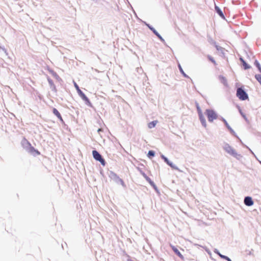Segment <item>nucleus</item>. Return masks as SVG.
<instances>
[{
  "mask_svg": "<svg viewBox=\"0 0 261 261\" xmlns=\"http://www.w3.org/2000/svg\"><path fill=\"white\" fill-rule=\"evenodd\" d=\"M240 142L243 144L242 140H240Z\"/></svg>",
  "mask_w": 261,
  "mask_h": 261,
  "instance_id": "58836bf2",
  "label": "nucleus"
},
{
  "mask_svg": "<svg viewBox=\"0 0 261 261\" xmlns=\"http://www.w3.org/2000/svg\"><path fill=\"white\" fill-rule=\"evenodd\" d=\"M254 64L257 66L259 70L261 72V66H260L259 63L257 61H255Z\"/></svg>",
  "mask_w": 261,
  "mask_h": 261,
  "instance_id": "b1692460",
  "label": "nucleus"
},
{
  "mask_svg": "<svg viewBox=\"0 0 261 261\" xmlns=\"http://www.w3.org/2000/svg\"><path fill=\"white\" fill-rule=\"evenodd\" d=\"M239 112L240 113L241 115L242 116V117L246 120H247V117H246V115H245L244 113H243V112L242 111L241 108L240 107H239Z\"/></svg>",
  "mask_w": 261,
  "mask_h": 261,
  "instance_id": "4be33fe9",
  "label": "nucleus"
},
{
  "mask_svg": "<svg viewBox=\"0 0 261 261\" xmlns=\"http://www.w3.org/2000/svg\"><path fill=\"white\" fill-rule=\"evenodd\" d=\"M161 156L164 160V161L168 165L170 161L168 159V158H166L163 154H162Z\"/></svg>",
  "mask_w": 261,
  "mask_h": 261,
  "instance_id": "412c9836",
  "label": "nucleus"
},
{
  "mask_svg": "<svg viewBox=\"0 0 261 261\" xmlns=\"http://www.w3.org/2000/svg\"><path fill=\"white\" fill-rule=\"evenodd\" d=\"M237 138H238L239 139V140H240V138H239V137L236 135V136Z\"/></svg>",
  "mask_w": 261,
  "mask_h": 261,
  "instance_id": "e433bc0d",
  "label": "nucleus"
},
{
  "mask_svg": "<svg viewBox=\"0 0 261 261\" xmlns=\"http://www.w3.org/2000/svg\"><path fill=\"white\" fill-rule=\"evenodd\" d=\"M255 77V79L257 80V81L261 85V75L259 74H256Z\"/></svg>",
  "mask_w": 261,
  "mask_h": 261,
  "instance_id": "5701e85b",
  "label": "nucleus"
},
{
  "mask_svg": "<svg viewBox=\"0 0 261 261\" xmlns=\"http://www.w3.org/2000/svg\"><path fill=\"white\" fill-rule=\"evenodd\" d=\"M51 73H52L53 76H55L57 79H58L59 78V76L56 73H55L53 71H52Z\"/></svg>",
  "mask_w": 261,
  "mask_h": 261,
  "instance_id": "c85d7f7f",
  "label": "nucleus"
},
{
  "mask_svg": "<svg viewBox=\"0 0 261 261\" xmlns=\"http://www.w3.org/2000/svg\"><path fill=\"white\" fill-rule=\"evenodd\" d=\"M157 123H158V121L156 120L150 122L148 124V127L149 128H152L155 126Z\"/></svg>",
  "mask_w": 261,
  "mask_h": 261,
  "instance_id": "4468645a",
  "label": "nucleus"
},
{
  "mask_svg": "<svg viewBox=\"0 0 261 261\" xmlns=\"http://www.w3.org/2000/svg\"><path fill=\"white\" fill-rule=\"evenodd\" d=\"M92 154H93V156L95 160L100 162V163L103 166L105 165V160L102 158L101 155L98 153V151H97L96 150H93L92 151Z\"/></svg>",
  "mask_w": 261,
  "mask_h": 261,
  "instance_id": "423d86ee",
  "label": "nucleus"
},
{
  "mask_svg": "<svg viewBox=\"0 0 261 261\" xmlns=\"http://www.w3.org/2000/svg\"><path fill=\"white\" fill-rule=\"evenodd\" d=\"M222 120L224 123L225 125L227 127V128L230 130V133L234 135V136H236V134L235 132L233 130V129L230 126V125L227 123V121L224 118H222Z\"/></svg>",
  "mask_w": 261,
  "mask_h": 261,
  "instance_id": "1a4fd4ad",
  "label": "nucleus"
},
{
  "mask_svg": "<svg viewBox=\"0 0 261 261\" xmlns=\"http://www.w3.org/2000/svg\"><path fill=\"white\" fill-rule=\"evenodd\" d=\"M77 93L81 98L85 101L86 105L90 107L91 106V103L89 101V99L81 90L77 91Z\"/></svg>",
  "mask_w": 261,
  "mask_h": 261,
  "instance_id": "0eeeda50",
  "label": "nucleus"
},
{
  "mask_svg": "<svg viewBox=\"0 0 261 261\" xmlns=\"http://www.w3.org/2000/svg\"><path fill=\"white\" fill-rule=\"evenodd\" d=\"M169 166H170L172 168L178 170V168L174 164H173L171 162H170V163L168 164Z\"/></svg>",
  "mask_w": 261,
  "mask_h": 261,
  "instance_id": "6ab92c4d",
  "label": "nucleus"
},
{
  "mask_svg": "<svg viewBox=\"0 0 261 261\" xmlns=\"http://www.w3.org/2000/svg\"><path fill=\"white\" fill-rule=\"evenodd\" d=\"M153 33L162 41H164V40L162 38V37L156 31H153Z\"/></svg>",
  "mask_w": 261,
  "mask_h": 261,
  "instance_id": "aec40b11",
  "label": "nucleus"
},
{
  "mask_svg": "<svg viewBox=\"0 0 261 261\" xmlns=\"http://www.w3.org/2000/svg\"><path fill=\"white\" fill-rule=\"evenodd\" d=\"M216 48L218 50H220V51L223 50V48L221 47L218 46L217 45L216 46Z\"/></svg>",
  "mask_w": 261,
  "mask_h": 261,
  "instance_id": "473e14b6",
  "label": "nucleus"
},
{
  "mask_svg": "<svg viewBox=\"0 0 261 261\" xmlns=\"http://www.w3.org/2000/svg\"><path fill=\"white\" fill-rule=\"evenodd\" d=\"M0 49H1L3 51H4V53H5L6 55H7V54H8L7 51V50H6L5 48H4V47H1V46H0Z\"/></svg>",
  "mask_w": 261,
  "mask_h": 261,
  "instance_id": "c756f323",
  "label": "nucleus"
},
{
  "mask_svg": "<svg viewBox=\"0 0 261 261\" xmlns=\"http://www.w3.org/2000/svg\"><path fill=\"white\" fill-rule=\"evenodd\" d=\"M53 113L58 118H59L62 121H63L61 116L57 109H54Z\"/></svg>",
  "mask_w": 261,
  "mask_h": 261,
  "instance_id": "dca6fc26",
  "label": "nucleus"
},
{
  "mask_svg": "<svg viewBox=\"0 0 261 261\" xmlns=\"http://www.w3.org/2000/svg\"><path fill=\"white\" fill-rule=\"evenodd\" d=\"M214 252L219 255L221 258L225 259L228 261H231L230 258L225 255L221 254L217 249H215Z\"/></svg>",
  "mask_w": 261,
  "mask_h": 261,
  "instance_id": "f8f14e48",
  "label": "nucleus"
},
{
  "mask_svg": "<svg viewBox=\"0 0 261 261\" xmlns=\"http://www.w3.org/2000/svg\"><path fill=\"white\" fill-rule=\"evenodd\" d=\"M154 152L152 150H149L148 152V156H153L154 155Z\"/></svg>",
  "mask_w": 261,
  "mask_h": 261,
  "instance_id": "393cba45",
  "label": "nucleus"
},
{
  "mask_svg": "<svg viewBox=\"0 0 261 261\" xmlns=\"http://www.w3.org/2000/svg\"><path fill=\"white\" fill-rule=\"evenodd\" d=\"M197 113L198 114L199 120L200 121V122H201L202 125L204 127L206 128L207 126L206 121L205 118L202 113V111L200 107H198L197 108Z\"/></svg>",
  "mask_w": 261,
  "mask_h": 261,
  "instance_id": "39448f33",
  "label": "nucleus"
},
{
  "mask_svg": "<svg viewBox=\"0 0 261 261\" xmlns=\"http://www.w3.org/2000/svg\"><path fill=\"white\" fill-rule=\"evenodd\" d=\"M215 10L217 12V13L220 16H221L222 18L224 19V15L223 14L222 11L217 6H215Z\"/></svg>",
  "mask_w": 261,
  "mask_h": 261,
  "instance_id": "ddd939ff",
  "label": "nucleus"
},
{
  "mask_svg": "<svg viewBox=\"0 0 261 261\" xmlns=\"http://www.w3.org/2000/svg\"><path fill=\"white\" fill-rule=\"evenodd\" d=\"M178 67L179 68L180 72L182 73V74L186 77H189L188 75H187L185 72L184 71L181 65L180 64H178Z\"/></svg>",
  "mask_w": 261,
  "mask_h": 261,
  "instance_id": "f3484780",
  "label": "nucleus"
},
{
  "mask_svg": "<svg viewBox=\"0 0 261 261\" xmlns=\"http://www.w3.org/2000/svg\"><path fill=\"white\" fill-rule=\"evenodd\" d=\"M237 96L242 100H245L248 98L247 94L241 88H239L237 89Z\"/></svg>",
  "mask_w": 261,
  "mask_h": 261,
  "instance_id": "20e7f679",
  "label": "nucleus"
},
{
  "mask_svg": "<svg viewBox=\"0 0 261 261\" xmlns=\"http://www.w3.org/2000/svg\"><path fill=\"white\" fill-rule=\"evenodd\" d=\"M246 146L247 148H248V149H249V150L250 151V152H251V153H252V154H253L255 157H256V156H255V154H254V152L252 151V150L250 148H249L248 146Z\"/></svg>",
  "mask_w": 261,
  "mask_h": 261,
  "instance_id": "2f4dec72",
  "label": "nucleus"
},
{
  "mask_svg": "<svg viewBox=\"0 0 261 261\" xmlns=\"http://www.w3.org/2000/svg\"><path fill=\"white\" fill-rule=\"evenodd\" d=\"M0 49H1L3 51H4V53H5L6 55H7V54H8L7 51V50H6L5 48H4V47H1V46H0Z\"/></svg>",
  "mask_w": 261,
  "mask_h": 261,
  "instance_id": "7c9ffc66",
  "label": "nucleus"
},
{
  "mask_svg": "<svg viewBox=\"0 0 261 261\" xmlns=\"http://www.w3.org/2000/svg\"><path fill=\"white\" fill-rule=\"evenodd\" d=\"M146 25L148 27V28L151 30L153 32V31H156L153 28H152L151 26H150L149 24L146 23Z\"/></svg>",
  "mask_w": 261,
  "mask_h": 261,
  "instance_id": "bb28decb",
  "label": "nucleus"
},
{
  "mask_svg": "<svg viewBox=\"0 0 261 261\" xmlns=\"http://www.w3.org/2000/svg\"><path fill=\"white\" fill-rule=\"evenodd\" d=\"M259 163L261 164V161H259Z\"/></svg>",
  "mask_w": 261,
  "mask_h": 261,
  "instance_id": "ea45409f",
  "label": "nucleus"
},
{
  "mask_svg": "<svg viewBox=\"0 0 261 261\" xmlns=\"http://www.w3.org/2000/svg\"><path fill=\"white\" fill-rule=\"evenodd\" d=\"M73 84H74V87L75 88V89L77 90V92L79 91V90H81L79 88V87L78 86L77 84L74 81H73Z\"/></svg>",
  "mask_w": 261,
  "mask_h": 261,
  "instance_id": "a878e982",
  "label": "nucleus"
},
{
  "mask_svg": "<svg viewBox=\"0 0 261 261\" xmlns=\"http://www.w3.org/2000/svg\"><path fill=\"white\" fill-rule=\"evenodd\" d=\"M196 108H197L198 107H200V106L198 103H196Z\"/></svg>",
  "mask_w": 261,
  "mask_h": 261,
  "instance_id": "f704fd0d",
  "label": "nucleus"
},
{
  "mask_svg": "<svg viewBox=\"0 0 261 261\" xmlns=\"http://www.w3.org/2000/svg\"><path fill=\"white\" fill-rule=\"evenodd\" d=\"M223 150L228 155L238 161H241L243 156L239 153L232 146L227 142H224L222 146Z\"/></svg>",
  "mask_w": 261,
  "mask_h": 261,
  "instance_id": "f257e3e1",
  "label": "nucleus"
},
{
  "mask_svg": "<svg viewBox=\"0 0 261 261\" xmlns=\"http://www.w3.org/2000/svg\"><path fill=\"white\" fill-rule=\"evenodd\" d=\"M170 247L172 248L173 251L181 259H184V256L180 253L179 250L173 245L170 244Z\"/></svg>",
  "mask_w": 261,
  "mask_h": 261,
  "instance_id": "9b49d317",
  "label": "nucleus"
},
{
  "mask_svg": "<svg viewBox=\"0 0 261 261\" xmlns=\"http://www.w3.org/2000/svg\"><path fill=\"white\" fill-rule=\"evenodd\" d=\"M112 175L114 177V180H115V181L116 182L120 183L123 187L125 186L123 181L121 178H120L119 177H118L116 174L114 173H112Z\"/></svg>",
  "mask_w": 261,
  "mask_h": 261,
  "instance_id": "9d476101",
  "label": "nucleus"
},
{
  "mask_svg": "<svg viewBox=\"0 0 261 261\" xmlns=\"http://www.w3.org/2000/svg\"><path fill=\"white\" fill-rule=\"evenodd\" d=\"M102 130V129L101 128H99V129L97 130V132H98V133H99H99H100V132H101Z\"/></svg>",
  "mask_w": 261,
  "mask_h": 261,
  "instance_id": "72a5a7b5",
  "label": "nucleus"
},
{
  "mask_svg": "<svg viewBox=\"0 0 261 261\" xmlns=\"http://www.w3.org/2000/svg\"><path fill=\"white\" fill-rule=\"evenodd\" d=\"M208 58L209 60H211L213 63H214V64H216L215 61L214 60V59L212 57H211V56H208Z\"/></svg>",
  "mask_w": 261,
  "mask_h": 261,
  "instance_id": "cd10ccee",
  "label": "nucleus"
},
{
  "mask_svg": "<svg viewBox=\"0 0 261 261\" xmlns=\"http://www.w3.org/2000/svg\"><path fill=\"white\" fill-rule=\"evenodd\" d=\"M143 176H144V177L146 179V180L147 181H148L149 182V184L153 186V187H155L154 185V183L150 179V178H149L145 173H143L142 174Z\"/></svg>",
  "mask_w": 261,
  "mask_h": 261,
  "instance_id": "2eb2a0df",
  "label": "nucleus"
},
{
  "mask_svg": "<svg viewBox=\"0 0 261 261\" xmlns=\"http://www.w3.org/2000/svg\"><path fill=\"white\" fill-rule=\"evenodd\" d=\"M205 114L207 116L208 121L210 122H213L214 120L218 118L217 114L212 109H206Z\"/></svg>",
  "mask_w": 261,
  "mask_h": 261,
  "instance_id": "7ed1b4c3",
  "label": "nucleus"
},
{
  "mask_svg": "<svg viewBox=\"0 0 261 261\" xmlns=\"http://www.w3.org/2000/svg\"><path fill=\"white\" fill-rule=\"evenodd\" d=\"M22 145L23 147L25 148V149L30 153L34 154V155H38L40 154L38 150L35 149L34 147L31 146L30 143L27 141L26 140L24 139L22 141Z\"/></svg>",
  "mask_w": 261,
  "mask_h": 261,
  "instance_id": "f03ea898",
  "label": "nucleus"
},
{
  "mask_svg": "<svg viewBox=\"0 0 261 261\" xmlns=\"http://www.w3.org/2000/svg\"><path fill=\"white\" fill-rule=\"evenodd\" d=\"M240 60L242 62L245 69L250 68V66L247 65L242 58H241Z\"/></svg>",
  "mask_w": 261,
  "mask_h": 261,
  "instance_id": "a211bd4d",
  "label": "nucleus"
},
{
  "mask_svg": "<svg viewBox=\"0 0 261 261\" xmlns=\"http://www.w3.org/2000/svg\"><path fill=\"white\" fill-rule=\"evenodd\" d=\"M244 203L247 206H251L253 204V201L252 199V198L251 197H246L244 199Z\"/></svg>",
  "mask_w": 261,
  "mask_h": 261,
  "instance_id": "6e6552de",
  "label": "nucleus"
},
{
  "mask_svg": "<svg viewBox=\"0 0 261 261\" xmlns=\"http://www.w3.org/2000/svg\"><path fill=\"white\" fill-rule=\"evenodd\" d=\"M48 82H49V83L50 84H51V81L50 80H48Z\"/></svg>",
  "mask_w": 261,
  "mask_h": 261,
  "instance_id": "c9c22d12",
  "label": "nucleus"
},
{
  "mask_svg": "<svg viewBox=\"0 0 261 261\" xmlns=\"http://www.w3.org/2000/svg\"><path fill=\"white\" fill-rule=\"evenodd\" d=\"M222 79L224 80V81H225V79L224 77H222Z\"/></svg>",
  "mask_w": 261,
  "mask_h": 261,
  "instance_id": "4c0bfd02",
  "label": "nucleus"
}]
</instances>
